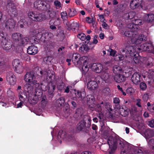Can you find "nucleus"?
I'll use <instances>...</instances> for the list:
<instances>
[{"label": "nucleus", "mask_w": 154, "mask_h": 154, "mask_svg": "<svg viewBox=\"0 0 154 154\" xmlns=\"http://www.w3.org/2000/svg\"><path fill=\"white\" fill-rule=\"evenodd\" d=\"M13 42L15 46H22L25 45L29 42L28 38L22 37V34L19 33H13L12 36Z\"/></svg>", "instance_id": "5"}, {"label": "nucleus", "mask_w": 154, "mask_h": 154, "mask_svg": "<svg viewBox=\"0 0 154 154\" xmlns=\"http://www.w3.org/2000/svg\"><path fill=\"white\" fill-rule=\"evenodd\" d=\"M98 87V84L96 82L91 80L88 82L87 84L88 88L91 90H94Z\"/></svg>", "instance_id": "24"}, {"label": "nucleus", "mask_w": 154, "mask_h": 154, "mask_svg": "<svg viewBox=\"0 0 154 154\" xmlns=\"http://www.w3.org/2000/svg\"><path fill=\"white\" fill-rule=\"evenodd\" d=\"M144 20L146 22L152 24L154 21V14H149L146 15Z\"/></svg>", "instance_id": "22"}, {"label": "nucleus", "mask_w": 154, "mask_h": 154, "mask_svg": "<svg viewBox=\"0 0 154 154\" xmlns=\"http://www.w3.org/2000/svg\"><path fill=\"white\" fill-rule=\"evenodd\" d=\"M85 120H83L81 121L77 125V129L78 131H81L85 125Z\"/></svg>", "instance_id": "32"}, {"label": "nucleus", "mask_w": 154, "mask_h": 154, "mask_svg": "<svg viewBox=\"0 0 154 154\" xmlns=\"http://www.w3.org/2000/svg\"><path fill=\"white\" fill-rule=\"evenodd\" d=\"M88 69L90 67L93 71L98 73L102 72L106 69L105 68H103L101 64L98 63H94L89 65L88 63Z\"/></svg>", "instance_id": "12"}, {"label": "nucleus", "mask_w": 154, "mask_h": 154, "mask_svg": "<svg viewBox=\"0 0 154 154\" xmlns=\"http://www.w3.org/2000/svg\"><path fill=\"white\" fill-rule=\"evenodd\" d=\"M35 77L32 72H27L26 74L24 77V80L28 85H25L26 88L31 86H33L35 88V97L34 98V100H36L40 98L42 96L43 86V85L42 83L40 85L38 83H37V81L35 80Z\"/></svg>", "instance_id": "2"}, {"label": "nucleus", "mask_w": 154, "mask_h": 154, "mask_svg": "<svg viewBox=\"0 0 154 154\" xmlns=\"http://www.w3.org/2000/svg\"><path fill=\"white\" fill-rule=\"evenodd\" d=\"M41 102L43 106L45 105L47 102V100L44 98H43Z\"/></svg>", "instance_id": "59"}, {"label": "nucleus", "mask_w": 154, "mask_h": 154, "mask_svg": "<svg viewBox=\"0 0 154 154\" xmlns=\"http://www.w3.org/2000/svg\"><path fill=\"white\" fill-rule=\"evenodd\" d=\"M78 37L82 40H85V36L83 33H79L77 35Z\"/></svg>", "instance_id": "45"}, {"label": "nucleus", "mask_w": 154, "mask_h": 154, "mask_svg": "<svg viewBox=\"0 0 154 154\" xmlns=\"http://www.w3.org/2000/svg\"><path fill=\"white\" fill-rule=\"evenodd\" d=\"M68 136L65 132L62 131H60L59 132L58 135L57 137V139L60 142H61V140L60 139H63L65 140H69L68 139Z\"/></svg>", "instance_id": "25"}, {"label": "nucleus", "mask_w": 154, "mask_h": 154, "mask_svg": "<svg viewBox=\"0 0 154 154\" xmlns=\"http://www.w3.org/2000/svg\"><path fill=\"white\" fill-rule=\"evenodd\" d=\"M28 16L31 19L35 21H42L45 19V15L40 14L36 12H30L28 13Z\"/></svg>", "instance_id": "9"}, {"label": "nucleus", "mask_w": 154, "mask_h": 154, "mask_svg": "<svg viewBox=\"0 0 154 154\" xmlns=\"http://www.w3.org/2000/svg\"><path fill=\"white\" fill-rule=\"evenodd\" d=\"M135 12L133 11H131L128 13V17L129 19L133 18L135 15Z\"/></svg>", "instance_id": "46"}, {"label": "nucleus", "mask_w": 154, "mask_h": 154, "mask_svg": "<svg viewBox=\"0 0 154 154\" xmlns=\"http://www.w3.org/2000/svg\"><path fill=\"white\" fill-rule=\"evenodd\" d=\"M113 102L115 104H119L120 103L119 99L117 97H115L113 99Z\"/></svg>", "instance_id": "53"}, {"label": "nucleus", "mask_w": 154, "mask_h": 154, "mask_svg": "<svg viewBox=\"0 0 154 154\" xmlns=\"http://www.w3.org/2000/svg\"><path fill=\"white\" fill-rule=\"evenodd\" d=\"M23 101H21L19 103L17 104V108H19L20 107H21L23 106Z\"/></svg>", "instance_id": "62"}, {"label": "nucleus", "mask_w": 154, "mask_h": 154, "mask_svg": "<svg viewBox=\"0 0 154 154\" xmlns=\"http://www.w3.org/2000/svg\"><path fill=\"white\" fill-rule=\"evenodd\" d=\"M77 13L76 10L74 8L69 9L68 14L70 17H72L75 15Z\"/></svg>", "instance_id": "37"}, {"label": "nucleus", "mask_w": 154, "mask_h": 154, "mask_svg": "<svg viewBox=\"0 0 154 154\" xmlns=\"http://www.w3.org/2000/svg\"><path fill=\"white\" fill-rule=\"evenodd\" d=\"M66 27L68 29H77L79 27V24L78 22H74L73 23L70 24L69 23L67 22L66 23Z\"/></svg>", "instance_id": "27"}, {"label": "nucleus", "mask_w": 154, "mask_h": 154, "mask_svg": "<svg viewBox=\"0 0 154 154\" xmlns=\"http://www.w3.org/2000/svg\"><path fill=\"white\" fill-rule=\"evenodd\" d=\"M88 60L87 57L84 56L81 57L80 55L77 53L74 54L72 57V62L79 67L84 74H85L88 70Z\"/></svg>", "instance_id": "3"}, {"label": "nucleus", "mask_w": 154, "mask_h": 154, "mask_svg": "<svg viewBox=\"0 0 154 154\" xmlns=\"http://www.w3.org/2000/svg\"><path fill=\"white\" fill-rule=\"evenodd\" d=\"M6 79L10 85H14L16 83V77L13 72H9L7 73Z\"/></svg>", "instance_id": "17"}, {"label": "nucleus", "mask_w": 154, "mask_h": 154, "mask_svg": "<svg viewBox=\"0 0 154 154\" xmlns=\"http://www.w3.org/2000/svg\"><path fill=\"white\" fill-rule=\"evenodd\" d=\"M137 45H134L132 46L134 47L135 51H149L150 52L154 53V47L152 44L149 43H145L142 44L140 46Z\"/></svg>", "instance_id": "8"}, {"label": "nucleus", "mask_w": 154, "mask_h": 154, "mask_svg": "<svg viewBox=\"0 0 154 154\" xmlns=\"http://www.w3.org/2000/svg\"><path fill=\"white\" fill-rule=\"evenodd\" d=\"M89 50V48L88 46L86 45H83L80 47L79 49V51L80 52H84V51H87Z\"/></svg>", "instance_id": "35"}, {"label": "nucleus", "mask_w": 154, "mask_h": 154, "mask_svg": "<svg viewBox=\"0 0 154 154\" xmlns=\"http://www.w3.org/2000/svg\"><path fill=\"white\" fill-rule=\"evenodd\" d=\"M50 71H48L47 76V79H50L49 80L51 82L54 81L55 79V75L54 74V72H52L51 73H49Z\"/></svg>", "instance_id": "31"}, {"label": "nucleus", "mask_w": 154, "mask_h": 154, "mask_svg": "<svg viewBox=\"0 0 154 154\" xmlns=\"http://www.w3.org/2000/svg\"><path fill=\"white\" fill-rule=\"evenodd\" d=\"M81 154H91V153L89 151H85L82 152Z\"/></svg>", "instance_id": "64"}, {"label": "nucleus", "mask_w": 154, "mask_h": 154, "mask_svg": "<svg viewBox=\"0 0 154 154\" xmlns=\"http://www.w3.org/2000/svg\"><path fill=\"white\" fill-rule=\"evenodd\" d=\"M101 77L102 79L105 81V82H108L109 77L108 68H106L104 71L101 72Z\"/></svg>", "instance_id": "26"}, {"label": "nucleus", "mask_w": 154, "mask_h": 154, "mask_svg": "<svg viewBox=\"0 0 154 154\" xmlns=\"http://www.w3.org/2000/svg\"><path fill=\"white\" fill-rule=\"evenodd\" d=\"M131 31H127L124 33L125 35L128 37H132L131 43L133 45H138L142 41L146 40V37L145 35H141L138 36L137 30L133 29Z\"/></svg>", "instance_id": "4"}, {"label": "nucleus", "mask_w": 154, "mask_h": 154, "mask_svg": "<svg viewBox=\"0 0 154 154\" xmlns=\"http://www.w3.org/2000/svg\"><path fill=\"white\" fill-rule=\"evenodd\" d=\"M65 100L64 98L61 97L56 100V105L58 107L60 106L63 104Z\"/></svg>", "instance_id": "34"}, {"label": "nucleus", "mask_w": 154, "mask_h": 154, "mask_svg": "<svg viewBox=\"0 0 154 154\" xmlns=\"http://www.w3.org/2000/svg\"><path fill=\"white\" fill-rule=\"evenodd\" d=\"M12 64L13 68L16 72L19 73L23 72V68L19 60L16 59L13 60Z\"/></svg>", "instance_id": "11"}, {"label": "nucleus", "mask_w": 154, "mask_h": 154, "mask_svg": "<svg viewBox=\"0 0 154 154\" xmlns=\"http://www.w3.org/2000/svg\"><path fill=\"white\" fill-rule=\"evenodd\" d=\"M104 37V34L103 33H100L99 35V37L101 39H103Z\"/></svg>", "instance_id": "63"}, {"label": "nucleus", "mask_w": 154, "mask_h": 154, "mask_svg": "<svg viewBox=\"0 0 154 154\" xmlns=\"http://www.w3.org/2000/svg\"><path fill=\"white\" fill-rule=\"evenodd\" d=\"M148 109L151 112H154V104L152 105L151 107L148 108Z\"/></svg>", "instance_id": "60"}, {"label": "nucleus", "mask_w": 154, "mask_h": 154, "mask_svg": "<svg viewBox=\"0 0 154 154\" xmlns=\"http://www.w3.org/2000/svg\"><path fill=\"white\" fill-rule=\"evenodd\" d=\"M145 134L146 137H150L154 135V131L151 129H147L145 133Z\"/></svg>", "instance_id": "33"}, {"label": "nucleus", "mask_w": 154, "mask_h": 154, "mask_svg": "<svg viewBox=\"0 0 154 154\" xmlns=\"http://www.w3.org/2000/svg\"><path fill=\"white\" fill-rule=\"evenodd\" d=\"M119 111L121 115L122 116L125 117L128 114V109L125 106H123L121 107L119 109Z\"/></svg>", "instance_id": "23"}, {"label": "nucleus", "mask_w": 154, "mask_h": 154, "mask_svg": "<svg viewBox=\"0 0 154 154\" xmlns=\"http://www.w3.org/2000/svg\"><path fill=\"white\" fill-rule=\"evenodd\" d=\"M27 53L30 55H35L38 52V48L35 45L29 46L27 49Z\"/></svg>", "instance_id": "21"}, {"label": "nucleus", "mask_w": 154, "mask_h": 154, "mask_svg": "<svg viewBox=\"0 0 154 154\" xmlns=\"http://www.w3.org/2000/svg\"><path fill=\"white\" fill-rule=\"evenodd\" d=\"M108 51L109 53V55L110 56H114L116 54V51L112 49H109L108 50Z\"/></svg>", "instance_id": "48"}, {"label": "nucleus", "mask_w": 154, "mask_h": 154, "mask_svg": "<svg viewBox=\"0 0 154 154\" xmlns=\"http://www.w3.org/2000/svg\"><path fill=\"white\" fill-rule=\"evenodd\" d=\"M132 23L128 25V27L130 29H134L137 30L138 29V25H141L143 23V22L140 19H135L134 20H132Z\"/></svg>", "instance_id": "15"}, {"label": "nucleus", "mask_w": 154, "mask_h": 154, "mask_svg": "<svg viewBox=\"0 0 154 154\" xmlns=\"http://www.w3.org/2000/svg\"><path fill=\"white\" fill-rule=\"evenodd\" d=\"M146 84L144 82H141L140 84V88L141 89L143 90H145L146 88Z\"/></svg>", "instance_id": "44"}, {"label": "nucleus", "mask_w": 154, "mask_h": 154, "mask_svg": "<svg viewBox=\"0 0 154 154\" xmlns=\"http://www.w3.org/2000/svg\"><path fill=\"white\" fill-rule=\"evenodd\" d=\"M98 38V36L94 35L93 38V43L94 44H96L98 42L97 38Z\"/></svg>", "instance_id": "50"}, {"label": "nucleus", "mask_w": 154, "mask_h": 154, "mask_svg": "<svg viewBox=\"0 0 154 154\" xmlns=\"http://www.w3.org/2000/svg\"><path fill=\"white\" fill-rule=\"evenodd\" d=\"M38 38L33 37L30 39V41L32 43L36 44L38 42Z\"/></svg>", "instance_id": "42"}, {"label": "nucleus", "mask_w": 154, "mask_h": 154, "mask_svg": "<svg viewBox=\"0 0 154 154\" xmlns=\"http://www.w3.org/2000/svg\"><path fill=\"white\" fill-rule=\"evenodd\" d=\"M86 102L90 108H94L98 112L100 115L102 113L101 111L102 110V105L103 103L100 104H96V102L95 101V98L94 96L91 95H88L86 97Z\"/></svg>", "instance_id": "7"}, {"label": "nucleus", "mask_w": 154, "mask_h": 154, "mask_svg": "<svg viewBox=\"0 0 154 154\" xmlns=\"http://www.w3.org/2000/svg\"><path fill=\"white\" fill-rule=\"evenodd\" d=\"M149 98V96L147 94H144L143 96V98L144 101H146Z\"/></svg>", "instance_id": "56"}, {"label": "nucleus", "mask_w": 154, "mask_h": 154, "mask_svg": "<svg viewBox=\"0 0 154 154\" xmlns=\"http://www.w3.org/2000/svg\"><path fill=\"white\" fill-rule=\"evenodd\" d=\"M60 23V20L59 18L52 19L49 22L50 28L52 30L56 29V26H58Z\"/></svg>", "instance_id": "18"}, {"label": "nucleus", "mask_w": 154, "mask_h": 154, "mask_svg": "<svg viewBox=\"0 0 154 154\" xmlns=\"http://www.w3.org/2000/svg\"><path fill=\"white\" fill-rule=\"evenodd\" d=\"M86 21L88 23H90L92 22V19L90 18L89 17H87L86 18Z\"/></svg>", "instance_id": "58"}, {"label": "nucleus", "mask_w": 154, "mask_h": 154, "mask_svg": "<svg viewBox=\"0 0 154 154\" xmlns=\"http://www.w3.org/2000/svg\"><path fill=\"white\" fill-rule=\"evenodd\" d=\"M126 92L129 94H131L134 91L133 89L131 88H129L126 90Z\"/></svg>", "instance_id": "51"}, {"label": "nucleus", "mask_w": 154, "mask_h": 154, "mask_svg": "<svg viewBox=\"0 0 154 154\" xmlns=\"http://www.w3.org/2000/svg\"><path fill=\"white\" fill-rule=\"evenodd\" d=\"M114 80L117 82L120 83L124 81L125 79V77L123 73H119L116 74L114 77Z\"/></svg>", "instance_id": "20"}, {"label": "nucleus", "mask_w": 154, "mask_h": 154, "mask_svg": "<svg viewBox=\"0 0 154 154\" xmlns=\"http://www.w3.org/2000/svg\"><path fill=\"white\" fill-rule=\"evenodd\" d=\"M153 61V59L151 58L150 57L148 60V61L146 63H144V65L143 64V66H147L149 67H151L152 66H153V64L152 63Z\"/></svg>", "instance_id": "36"}, {"label": "nucleus", "mask_w": 154, "mask_h": 154, "mask_svg": "<svg viewBox=\"0 0 154 154\" xmlns=\"http://www.w3.org/2000/svg\"><path fill=\"white\" fill-rule=\"evenodd\" d=\"M106 22H103L102 24V26L105 29H107L109 28V26L106 23Z\"/></svg>", "instance_id": "55"}, {"label": "nucleus", "mask_w": 154, "mask_h": 154, "mask_svg": "<svg viewBox=\"0 0 154 154\" xmlns=\"http://www.w3.org/2000/svg\"><path fill=\"white\" fill-rule=\"evenodd\" d=\"M142 0H132L130 4V8L132 9L142 8Z\"/></svg>", "instance_id": "16"}, {"label": "nucleus", "mask_w": 154, "mask_h": 154, "mask_svg": "<svg viewBox=\"0 0 154 154\" xmlns=\"http://www.w3.org/2000/svg\"><path fill=\"white\" fill-rule=\"evenodd\" d=\"M76 96L80 100L85 101V92H81L78 91L77 93H75Z\"/></svg>", "instance_id": "29"}, {"label": "nucleus", "mask_w": 154, "mask_h": 154, "mask_svg": "<svg viewBox=\"0 0 154 154\" xmlns=\"http://www.w3.org/2000/svg\"><path fill=\"white\" fill-rule=\"evenodd\" d=\"M15 25V22L12 19H9L2 23V26L3 27H6L10 29L14 28Z\"/></svg>", "instance_id": "13"}, {"label": "nucleus", "mask_w": 154, "mask_h": 154, "mask_svg": "<svg viewBox=\"0 0 154 154\" xmlns=\"http://www.w3.org/2000/svg\"><path fill=\"white\" fill-rule=\"evenodd\" d=\"M17 93H18V95H19V94H22V95H24L25 96H26L24 92L23 91L22 89L17 90Z\"/></svg>", "instance_id": "61"}, {"label": "nucleus", "mask_w": 154, "mask_h": 154, "mask_svg": "<svg viewBox=\"0 0 154 154\" xmlns=\"http://www.w3.org/2000/svg\"><path fill=\"white\" fill-rule=\"evenodd\" d=\"M44 5V2L41 0H37L34 3V7L38 9H40Z\"/></svg>", "instance_id": "28"}, {"label": "nucleus", "mask_w": 154, "mask_h": 154, "mask_svg": "<svg viewBox=\"0 0 154 154\" xmlns=\"http://www.w3.org/2000/svg\"><path fill=\"white\" fill-rule=\"evenodd\" d=\"M144 78H146V80L149 84H151L153 81V77H154V71L152 70H150L146 72L144 75H143Z\"/></svg>", "instance_id": "14"}, {"label": "nucleus", "mask_w": 154, "mask_h": 154, "mask_svg": "<svg viewBox=\"0 0 154 154\" xmlns=\"http://www.w3.org/2000/svg\"><path fill=\"white\" fill-rule=\"evenodd\" d=\"M141 100L140 99H137L136 100V105L139 107H141V106L140 103Z\"/></svg>", "instance_id": "57"}, {"label": "nucleus", "mask_w": 154, "mask_h": 154, "mask_svg": "<svg viewBox=\"0 0 154 154\" xmlns=\"http://www.w3.org/2000/svg\"><path fill=\"white\" fill-rule=\"evenodd\" d=\"M148 145L150 148L154 150V139H151L149 140L148 142Z\"/></svg>", "instance_id": "41"}, {"label": "nucleus", "mask_w": 154, "mask_h": 154, "mask_svg": "<svg viewBox=\"0 0 154 154\" xmlns=\"http://www.w3.org/2000/svg\"><path fill=\"white\" fill-rule=\"evenodd\" d=\"M149 125L152 127L154 128V120H152L151 121H150L148 123Z\"/></svg>", "instance_id": "52"}, {"label": "nucleus", "mask_w": 154, "mask_h": 154, "mask_svg": "<svg viewBox=\"0 0 154 154\" xmlns=\"http://www.w3.org/2000/svg\"><path fill=\"white\" fill-rule=\"evenodd\" d=\"M19 24H20V26L21 28H23L25 24H26V23L24 19H21L20 22H18Z\"/></svg>", "instance_id": "43"}, {"label": "nucleus", "mask_w": 154, "mask_h": 154, "mask_svg": "<svg viewBox=\"0 0 154 154\" xmlns=\"http://www.w3.org/2000/svg\"><path fill=\"white\" fill-rule=\"evenodd\" d=\"M9 10L11 12H12V14L14 15V16H15L17 15V10L16 8H12V7H11V9H10Z\"/></svg>", "instance_id": "47"}, {"label": "nucleus", "mask_w": 154, "mask_h": 154, "mask_svg": "<svg viewBox=\"0 0 154 154\" xmlns=\"http://www.w3.org/2000/svg\"><path fill=\"white\" fill-rule=\"evenodd\" d=\"M1 36L2 38V45L3 49L7 51H9L11 48V45L8 42V39L6 34L1 33Z\"/></svg>", "instance_id": "10"}, {"label": "nucleus", "mask_w": 154, "mask_h": 154, "mask_svg": "<svg viewBox=\"0 0 154 154\" xmlns=\"http://www.w3.org/2000/svg\"><path fill=\"white\" fill-rule=\"evenodd\" d=\"M52 83H50L49 84V89H48V91L50 94L52 93L55 88V85H52Z\"/></svg>", "instance_id": "38"}, {"label": "nucleus", "mask_w": 154, "mask_h": 154, "mask_svg": "<svg viewBox=\"0 0 154 154\" xmlns=\"http://www.w3.org/2000/svg\"><path fill=\"white\" fill-rule=\"evenodd\" d=\"M99 17L100 21L101 22L103 23L104 22H106V20L105 19L103 15H99Z\"/></svg>", "instance_id": "49"}, {"label": "nucleus", "mask_w": 154, "mask_h": 154, "mask_svg": "<svg viewBox=\"0 0 154 154\" xmlns=\"http://www.w3.org/2000/svg\"><path fill=\"white\" fill-rule=\"evenodd\" d=\"M121 53L122 54L116 55L115 57L116 60L121 61L124 59V55H125L126 58L124 64H133L135 63L141 66H143L144 62L142 61L146 60V58L141 57L138 53V51H135L133 46H128L126 47L125 50H122Z\"/></svg>", "instance_id": "1"}, {"label": "nucleus", "mask_w": 154, "mask_h": 154, "mask_svg": "<svg viewBox=\"0 0 154 154\" xmlns=\"http://www.w3.org/2000/svg\"><path fill=\"white\" fill-rule=\"evenodd\" d=\"M140 75L137 72L134 73L132 75L131 80L134 84L137 85L140 82Z\"/></svg>", "instance_id": "19"}, {"label": "nucleus", "mask_w": 154, "mask_h": 154, "mask_svg": "<svg viewBox=\"0 0 154 154\" xmlns=\"http://www.w3.org/2000/svg\"><path fill=\"white\" fill-rule=\"evenodd\" d=\"M54 4L57 9H60L62 5L60 2L57 0H55L54 2Z\"/></svg>", "instance_id": "39"}, {"label": "nucleus", "mask_w": 154, "mask_h": 154, "mask_svg": "<svg viewBox=\"0 0 154 154\" xmlns=\"http://www.w3.org/2000/svg\"><path fill=\"white\" fill-rule=\"evenodd\" d=\"M61 17L63 20H66L68 16L67 13L66 11H63L60 14Z\"/></svg>", "instance_id": "40"}, {"label": "nucleus", "mask_w": 154, "mask_h": 154, "mask_svg": "<svg viewBox=\"0 0 154 154\" xmlns=\"http://www.w3.org/2000/svg\"><path fill=\"white\" fill-rule=\"evenodd\" d=\"M27 88L26 91V93L25 94L26 96H25L24 95L22 94H19V99L21 101H23L24 100L25 97L27 98L29 102L31 104H35L37 102V101L40 98L36 100H34V98H35V94L34 95L33 94V90L32 88L30 86L27 87L26 88Z\"/></svg>", "instance_id": "6"}, {"label": "nucleus", "mask_w": 154, "mask_h": 154, "mask_svg": "<svg viewBox=\"0 0 154 154\" xmlns=\"http://www.w3.org/2000/svg\"><path fill=\"white\" fill-rule=\"evenodd\" d=\"M113 72L116 75L119 73H123V72L121 68L117 65L114 66L113 68Z\"/></svg>", "instance_id": "30"}, {"label": "nucleus", "mask_w": 154, "mask_h": 154, "mask_svg": "<svg viewBox=\"0 0 154 154\" xmlns=\"http://www.w3.org/2000/svg\"><path fill=\"white\" fill-rule=\"evenodd\" d=\"M8 95L10 97H13L14 96V93L11 90H9L7 91Z\"/></svg>", "instance_id": "54"}]
</instances>
